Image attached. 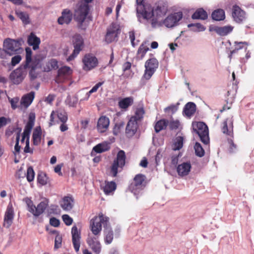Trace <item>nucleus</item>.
<instances>
[{
    "instance_id": "nucleus-1",
    "label": "nucleus",
    "mask_w": 254,
    "mask_h": 254,
    "mask_svg": "<svg viewBox=\"0 0 254 254\" xmlns=\"http://www.w3.org/2000/svg\"><path fill=\"white\" fill-rule=\"evenodd\" d=\"M109 221V218L102 212L99 213L98 216H94L90 220V230L95 236H89L86 242L95 254H99L101 252L102 246L98 239L102 231V225L104 227H107Z\"/></svg>"
},
{
    "instance_id": "nucleus-2",
    "label": "nucleus",
    "mask_w": 254,
    "mask_h": 254,
    "mask_svg": "<svg viewBox=\"0 0 254 254\" xmlns=\"http://www.w3.org/2000/svg\"><path fill=\"white\" fill-rule=\"evenodd\" d=\"M137 13L141 14L144 19H152V24L154 25L157 19L164 16L168 11V6L163 2L156 3L152 7L150 4L146 3L145 0H136Z\"/></svg>"
},
{
    "instance_id": "nucleus-3",
    "label": "nucleus",
    "mask_w": 254,
    "mask_h": 254,
    "mask_svg": "<svg viewBox=\"0 0 254 254\" xmlns=\"http://www.w3.org/2000/svg\"><path fill=\"white\" fill-rule=\"evenodd\" d=\"M89 10V4L80 1L77 4L74 11L73 17L77 23V27L79 29L83 30L86 29V27L83 25V22L88 15Z\"/></svg>"
},
{
    "instance_id": "nucleus-4",
    "label": "nucleus",
    "mask_w": 254,
    "mask_h": 254,
    "mask_svg": "<svg viewBox=\"0 0 254 254\" xmlns=\"http://www.w3.org/2000/svg\"><path fill=\"white\" fill-rule=\"evenodd\" d=\"M21 40L5 39L3 43V49L5 53L9 56L19 54L23 49L21 48Z\"/></svg>"
},
{
    "instance_id": "nucleus-5",
    "label": "nucleus",
    "mask_w": 254,
    "mask_h": 254,
    "mask_svg": "<svg viewBox=\"0 0 254 254\" xmlns=\"http://www.w3.org/2000/svg\"><path fill=\"white\" fill-rule=\"evenodd\" d=\"M126 159L125 152L122 150H120L110 167V174L112 177H117L118 172L123 170L126 164Z\"/></svg>"
},
{
    "instance_id": "nucleus-6",
    "label": "nucleus",
    "mask_w": 254,
    "mask_h": 254,
    "mask_svg": "<svg viewBox=\"0 0 254 254\" xmlns=\"http://www.w3.org/2000/svg\"><path fill=\"white\" fill-rule=\"evenodd\" d=\"M193 131L199 136L200 140L205 144L209 143L208 128L206 125L202 122L192 123Z\"/></svg>"
},
{
    "instance_id": "nucleus-7",
    "label": "nucleus",
    "mask_w": 254,
    "mask_h": 254,
    "mask_svg": "<svg viewBox=\"0 0 254 254\" xmlns=\"http://www.w3.org/2000/svg\"><path fill=\"white\" fill-rule=\"evenodd\" d=\"M27 210L32 213L35 217H38L41 215L46 210L48 206V202L47 200L40 202L37 207L34 204L32 200L28 197L24 199Z\"/></svg>"
},
{
    "instance_id": "nucleus-8",
    "label": "nucleus",
    "mask_w": 254,
    "mask_h": 254,
    "mask_svg": "<svg viewBox=\"0 0 254 254\" xmlns=\"http://www.w3.org/2000/svg\"><path fill=\"white\" fill-rule=\"evenodd\" d=\"M145 175L139 174L134 177L133 182L129 186V190L134 194L144 189L146 186Z\"/></svg>"
},
{
    "instance_id": "nucleus-9",
    "label": "nucleus",
    "mask_w": 254,
    "mask_h": 254,
    "mask_svg": "<svg viewBox=\"0 0 254 254\" xmlns=\"http://www.w3.org/2000/svg\"><path fill=\"white\" fill-rule=\"evenodd\" d=\"M159 66L158 60L152 58L147 60L145 63V70L142 78L148 80L151 78Z\"/></svg>"
},
{
    "instance_id": "nucleus-10",
    "label": "nucleus",
    "mask_w": 254,
    "mask_h": 254,
    "mask_svg": "<svg viewBox=\"0 0 254 254\" xmlns=\"http://www.w3.org/2000/svg\"><path fill=\"white\" fill-rule=\"evenodd\" d=\"M72 43L74 50L72 53L66 59L67 62L73 60L82 51L84 47V40L79 34H76L73 37Z\"/></svg>"
},
{
    "instance_id": "nucleus-11",
    "label": "nucleus",
    "mask_w": 254,
    "mask_h": 254,
    "mask_svg": "<svg viewBox=\"0 0 254 254\" xmlns=\"http://www.w3.org/2000/svg\"><path fill=\"white\" fill-rule=\"evenodd\" d=\"M83 64L82 68L84 71H90L97 66L98 60L97 58L92 54H86L82 60Z\"/></svg>"
},
{
    "instance_id": "nucleus-12",
    "label": "nucleus",
    "mask_w": 254,
    "mask_h": 254,
    "mask_svg": "<svg viewBox=\"0 0 254 254\" xmlns=\"http://www.w3.org/2000/svg\"><path fill=\"white\" fill-rule=\"evenodd\" d=\"M120 32V26L115 23H112L107 30L105 37L106 42L108 43H111L117 40Z\"/></svg>"
},
{
    "instance_id": "nucleus-13",
    "label": "nucleus",
    "mask_w": 254,
    "mask_h": 254,
    "mask_svg": "<svg viewBox=\"0 0 254 254\" xmlns=\"http://www.w3.org/2000/svg\"><path fill=\"white\" fill-rule=\"evenodd\" d=\"M27 68H24V65H21L12 71L9 75V78L13 83L19 84L23 80L26 74Z\"/></svg>"
},
{
    "instance_id": "nucleus-14",
    "label": "nucleus",
    "mask_w": 254,
    "mask_h": 254,
    "mask_svg": "<svg viewBox=\"0 0 254 254\" xmlns=\"http://www.w3.org/2000/svg\"><path fill=\"white\" fill-rule=\"evenodd\" d=\"M183 17L182 12H177L169 15L164 20L163 24L168 28L176 26Z\"/></svg>"
},
{
    "instance_id": "nucleus-15",
    "label": "nucleus",
    "mask_w": 254,
    "mask_h": 254,
    "mask_svg": "<svg viewBox=\"0 0 254 254\" xmlns=\"http://www.w3.org/2000/svg\"><path fill=\"white\" fill-rule=\"evenodd\" d=\"M72 70L69 66H64L60 68L58 70V75L55 78L57 83H63L65 80L68 79L71 74Z\"/></svg>"
},
{
    "instance_id": "nucleus-16",
    "label": "nucleus",
    "mask_w": 254,
    "mask_h": 254,
    "mask_svg": "<svg viewBox=\"0 0 254 254\" xmlns=\"http://www.w3.org/2000/svg\"><path fill=\"white\" fill-rule=\"evenodd\" d=\"M232 15L234 20L239 23L242 22L246 18L245 11L237 5L233 6Z\"/></svg>"
},
{
    "instance_id": "nucleus-17",
    "label": "nucleus",
    "mask_w": 254,
    "mask_h": 254,
    "mask_svg": "<svg viewBox=\"0 0 254 254\" xmlns=\"http://www.w3.org/2000/svg\"><path fill=\"white\" fill-rule=\"evenodd\" d=\"M72 242L76 252H78L80 246L81 232L78 231L76 226L74 225L71 229Z\"/></svg>"
},
{
    "instance_id": "nucleus-18",
    "label": "nucleus",
    "mask_w": 254,
    "mask_h": 254,
    "mask_svg": "<svg viewBox=\"0 0 254 254\" xmlns=\"http://www.w3.org/2000/svg\"><path fill=\"white\" fill-rule=\"evenodd\" d=\"M221 130L224 134L233 138V121L232 119L227 118L222 123Z\"/></svg>"
},
{
    "instance_id": "nucleus-19",
    "label": "nucleus",
    "mask_w": 254,
    "mask_h": 254,
    "mask_svg": "<svg viewBox=\"0 0 254 254\" xmlns=\"http://www.w3.org/2000/svg\"><path fill=\"white\" fill-rule=\"evenodd\" d=\"M138 123L129 119L127 123L125 131L127 137H132L136 133L138 128Z\"/></svg>"
},
{
    "instance_id": "nucleus-20",
    "label": "nucleus",
    "mask_w": 254,
    "mask_h": 254,
    "mask_svg": "<svg viewBox=\"0 0 254 254\" xmlns=\"http://www.w3.org/2000/svg\"><path fill=\"white\" fill-rule=\"evenodd\" d=\"M73 13L70 10L64 9L62 12V15L58 19V22L60 25L68 24L71 21Z\"/></svg>"
},
{
    "instance_id": "nucleus-21",
    "label": "nucleus",
    "mask_w": 254,
    "mask_h": 254,
    "mask_svg": "<svg viewBox=\"0 0 254 254\" xmlns=\"http://www.w3.org/2000/svg\"><path fill=\"white\" fill-rule=\"evenodd\" d=\"M110 124L109 119L105 116H101L98 119L97 128L100 133H103L108 129Z\"/></svg>"
},
{
    "instance_id": "nucleus-22",
    "label": "nucleus",
    "mask_w": 254,
    "mask_h": 254,
    "mask_svg": "<svg viewBox=\"0 0 254 254\" xmlns=\"http://www.w3.org/2000/svg\"><path fill=\"white\" fill-rule=\"evenodd\" d=\"M145 114V111L143 105H138L134 109V115L131 116L130 119L137 123L141 122Z\"/></svg>"
},
{
    "instance_id": "nucleus-23",
    "label": "nucleus",
    "mask_w": 254,
    "mask_h": 254,
    "mask_svg": "<svg viewBox=\"0 0 254 254\" xmlns=\"http://www.w3.org/2000/svg\"><path fill=\"white\" fill-rule=\"evenodd\" d=\"M191 168V165L190 162H183L177 166V172L179 176L184 177L189 174Z\"/></svg>"
},
{
    "instance_id": "nucleus-24",
    "label": "nucleus",
    "mask_w": 254,
    "mask_h": 254,
    "mask_svg": "<svg viewBox=\"0 0 254 254\" xmlns=\"http://www.w3.org/2000/svg\"><path fill=\"white\" fill-rule=\"evenodd\" d=\"M61 207L65 211H69L73 207L74 199L72 196H64L60 202Z\"/></svg>"
},
{
    "instance_id": "nucleus-25",
    "label": "nucleus",
    "mask_w": 254,
    "mask_h": 254,
    "mask_svg": "<svg viewBox=\"0 0 254 254\" xmlns=\"http://www.w3.org/2000/svg\"><path fill=\"white\" fill-rule=\"evenodd\" d=\"M101 189L106 195L113 194L117 189V185L114 181H105L104 185L101 186Z\"/></svg>"
},
{
    "instance_id": "nucleus-26",
    "label": "nucleus",
    "mask_w": 254,
    "mask_h": 254,
    "mask_svg": "<svg viewBox=\"0 0 254 254\" xmlns=\"http://www.w3.org/2000/svg\"><path fill=\"white\" fill-rule=\"evenodd\" d=\"M233 27L230 25L225 26L223 27L214 26L211 28V31H215L217 34L221 36H224L230 33H231L233 29Z\"/></svg>"
},
{
    "instance_id": "nucleus-27",
    "label": "nucleus",
    "mask_w": 254,
    "mask_h": 254,
    "mask_svg": "<svg viewBox=\"0 0 254 254\" xmlns=\"http://www.w3.org/2000/svg\"><path fill=\"white\" fill-rule=\"evenodd\" d=\"M133 102L134 99L133 97H126L119 101L118 106L121 109L127 111L130 106L133 105Z\"/></svg>"
},
{
    "instance_id": "nucleus-28",
    "label": "nucleus",
    "mask_w": 254,
    "mask_h": 254,
    "mask_svg": "<svg viewBox=\"0 0 254 254\" xmlns=\"http://www.w3.org/2000/svg\"><path fill=\"white\" fill-rule=\"evenodd\" d=\"M14 217V212L12 208L7 207L4 218V227L8 228L11 225Z\"/></svg>"
},
{
    "instance_id": "nucleus-29",
    "label": "nucleus",
    "mask_w": 254,
    "mask_h": 254,
    "mask_svg": "<svg viewBox=\"0 0 254 254\" xmlns=\"http://www.w3.org/2000/svg\"><path fill=\"white\" fill-rule=\"evenodd\" d=\"M27 42L29 46H32L34 50H36L39 48L41 40L35 34L31 33L28 36Z\"/></svg>"
},
{
    "instance_id": "nucleus-30",
    "label": "nucleus",
    "mask_w": 254,
    "mask_h": 254,
    "mask_svg": "<svg viewBox=\"0 0 254 254\" xmlns=\"http://www.w3.org/2000/svg\"><path fill=\"white\" fill-rule=\"evenodd\" d=\"M35 97V92L31 91L27 93L21 98L20 101L21 105L25 108L29 107L33 102Z\"/></svg>"
},
{
    "instance_id": "nucleus-31",
    "label": "nucleus",
    "mask_w": 254,
    "mask_h": 254,
    "mask_svg": "<svg viewBox=\"0 0 254 254\" xmlns=\"http://www.w3.org/2000/svg\"><path fill=\"white\" fill-rule=\"evenodd\" d=\"M196 111V105L193 102H189L184 107L183 112L188 117L190 118L193 115Z\"/></svg>"
},
{
    "instance_id": "nucleus-32",
    "label": "nucleus",
    "mask_w": 254,
    "mask_h": 254,
    "mask_svg": "<svg viewBox=\"0 0 254 254\" xmlns=\"http://www.w3.org/2000/svg\"><path fill=\"white\" fill-rule=\"evenodd\" d=\"M110 149V143L107 142H103L95 146L93 150L98 153H101L109 150Z\"/></svg>"
},
{
    "instance_id": "nucleus-33",
    "label": "nucleus",
    "mask_w": 254,
    "mask_h": 254,
    "mask_svg": "<svg viewBox=\"0 0 254 254\" xmlns=\"http://www.w3.org/2000/svg\"><path fill=\"white\" fill-rule=\"evenodd\" d=\"M207 17L206 11L203 8H198L191 16V18L193 19L205 20L207 18Z\"/></svg>"
},
{
    "instance_id": "nucleus-34",
    "label": "nucleus",
    "mask_w": 254,
    "mask_h": 254,
    "mask_svg": "<svg viewBox=\"0 0 254 254\" xmlns=\"http://www.w3.org/2000/svg\"><path fill=\"white\" fill-rule=\"evenodd\" d=\"M211 16L215 21L223 20L225 18V11L221 8L216 9L212 13Z\"/></svg>"
},
{
    "instance_id": "nucleus-35",
    "label": "nucleus",
    "mask_w": 254,
    "mask_h": 254,
    "mask_svg": "<svg viewBox=\"0 0 254 254\" xmlns=\"http://www.w3.org/2000/svg\"><path fill=\"white\" fill-rule=\"evenodd\" d=\"M148 50L149 48L146 45V43H142L137 50V58L138 60L143 59Z\"/></svg>"
},
{
    "instance_id": "nucleus-36",
    "label": "nucleus",
    "mask_w": 254,
    "mask_h": 254,
    "mask_svg": "<svg viewBox=\"0 0 254 254\" xmlns=\"http://www.w3.org/2000/svg\"><path fill=\"white\" fill-rule=\"evenodd\" d=\"M168 124V121L166 120L162 119L159 120L156 123L154 126L155 131L158 133L161 130L165 129Z\"/></svg>"
},
{
    "instance_id": "nucleus-37",
    "label": "nucleus",
    "mask_w": 254,
    "mask_h": 254,
    "mask_svg": "<svg viewBox=\"0 0 254 254\" xmlns=\"http://www.w3.org/2000/svg\"><path fill=\"white\" fill-rule=\"evenodd\" d=\"M37 67V64L36 63V62H32L31 64H29V66L27 68L30 69L29 75L31 80H33L37 77L38 73L35 71Z\"/></svg>"
},
{
    "instance_id": "nucleus-38",
    "label": "nucleus",
    "mask_w": 254,
    "mask_h": 254,
    "mask_svg": "<svg viewBox=\"0 0 254 254\" xmlns=\"http://www.w3.org/2000/svg\"><path fill=\"white\" fill-rule=\"evenodd\" d=\"M33 142L35 145H38L40 144L41 140V131L40 129L36 128L32 135Z\"/></svg>"
},
{
    "instance_id": "nucleus-39",
    "label": "nucleus",
    "mask_w": 254,
    "mask_h": 254,
    "mask_svg": "<svg viewBox=\"0 0 254 254\" xmlns=\"http://www.w3.org/2000/svg\"><path fill=\"white\" fill-rule=\"evenodd\" d=\"M26 60L25 64L23 65L24 68H28L29 64H31L32 62V51L30 48H26Z\"/></svg>"
},
{
    "instance_id": "nucleus-40",
    "label": "nucleus",
    "mask_w": 254,
    "mask_h": 254,
    "mask_svg": "<svg viewBox=\"0 0 254 254\" xmlns=\"http://www.w3.org/2000/svg\"><path fill=\"white\" fill-rule=\"evenodd\" d=\"M107 226H108V225ZM105 228H107L105 231V242L106 244H110L112 243L113 239V231L111 228H108L107 227H105Z\"/></svg>"
},
{
    "instance_id": "nucleus-41",
    "label": "nucleus",
    "mask_w": 254,
    "mask_h": 254,
    "mask_svg": "<svg viewBox=\"0 0 254 254\" xmlns=\"http://www.w3.org/2000/svg\"><path fill=\"white\" fill-rule=\"evenodd\" d=\"M16 13L24 24H27L29 23V15L27 13L22 11H17Z\"/></svg>"
},
{
    "instance_id": "nucleus-42",
    "label": "nucleus",
    "mask_w": 254,
    "mask_h": 254,
    "mask_svg": "<svg viewBox=\"0 0 254 254\" xmlns=\"http://www.w3.org/2000/svg\"><path fill=\"white\" fill-rule=\"evenodd\" d=\"M34 126V121L32 119L31 117H29V121H28L27 124L25 126V128L24 129L23 133L25 134H28L29 135L30 131Z\"/></svg>"
},
{
    "instance_id": "nucleus-43",
    "label": "nucleus",
    "mask_w": 254,
    "mask_h": 254,
    "mask_svg": "<svg viewBox=\"0 0 254 254\" xmlns=\"http://www.w3.org/2000/svg\"><path fill=\"white\" fill-rule=\"evenodd\" d=\"M124 123L123 122L116 123L113 129V133L114 135H118L124 128Z\"/></svg>"
},
{
    "instance_id": "nucleus-44",
    "label": "nucleus",
    "mask_w": 254,
    "mask_h": 254,
    "mask_svg": "<svg viewBox=\"0 0 254 254\" xmlns=\"http://www.w3.org/2000/svg\"><path fill=\"white\" fill-rule=\"evenodd\" d=\"M48 178L46 174L43 173L39 174L37 177V181L41 185L44 186L47 184Z\"/></svg>"
},
{
    "instance_id": "nucleus-45",
    "label": "nucleus",
    "mask_w": 254,
    "mask_h": 254,
    "mask_svg": "<svg viewBox=\"0 0 254 254\" xmlns=\"http://www.w3.org/2000/svg\"><path fill=\"white\" fill-rule=\"evenodd\" d=\"M194 150L196 155L200 157L204 154V150L199 143L196 142L194 145Z\"/></svg>"
},
{
    "instance_id": "nucleus-46",
    "label": "nucleus",
    "mask_w": 254,
    "mask_h": 254,
    "mask_svg": "<svg viewBox=\"0 0 254 254\" xmlns=\"http://www.w3.org/2000/svg\"><path fill=\"white\" fill-rule=\"evenodd\" d=\"M183 137L179 136L176 138V140L174 143L173 149L175 150H180L183 147Z\"/></svg>"
},
{
    "instance_id": "nucleus-47",
    "label": "nucleus",
    "mask_w": 254,
    "mask_h": 254,
    "mask_svg": "<svg viewBox=\"0 0 254 254\" xmlns=\"http://www.w3.org/2000/svg\"><path fill=\"white\" fill-rule=\"evenodd\" d=\"M193 27L192 30L196 32L203 31L205 30L204 26L200 23H197L194 24H189L188 27Z\"/></svg>"
},
{
    "instance_id": "nucleus-48",
    "label": "nucleus",
    "mask_w": 254,
    "mask_h": 254,
    "mask_svg": "<svg viewBox=\"0 0 254 254\" xmlns=\"http://www.w3.org/2000/svg\"><path fill=\"white\" fill-rule=\"evenodd\" d=\"M35 176V172L32 167L30 166L27 168L26 178L28 182H30L33 181Z\"/></svg>"
},
{
    "instance_id": "nucleus-49",
    "label": "nucleus",
    "mask_w": 254,
    "mask_h": 254,
    "mask_svg": "<svg viewBox=\"0 0 254 254\" xmlns=\"http://www.w3.org/2000/svg\"><path fill=\"white\" fill-rule=\"evenodd\" d=\"M179 105V103H178L177 105H171L170 106L166 107L164 111L166 113H171L172 114L175 113L178 109V106Z\"/></svg>"
},
{
    "instance_id": "nucleus-50",
    "label": "nucleus",
    "mask_w": 254,
    "mask_h": 254,
    "mask_svg": "<svg viewBox=\"0 0 254 254\" xmlns=\"http://www.w3.org/2000/svg\"><path fill=\"white\" fill-rule=\"evenodd\" d=\"M9 102L10 103L11 108L15 110L17 107V104L19 102V99L18 97H14L13 98H8Z\"/></svg>"
},
{
    "instance_id": "nucleus-51",
    "label": "nucleus",
    "mask_w": 254,
    "mask_h": 254,
    "mask_svg": "<svg viewBox=\"0 0 254 254\" xmlns=\"http://www.w3.org/2000/svg\"><path fill=\"white\" fill-rule=\"evenodd\" d=\"M58 118L59 120L63 123H66L67 121L68 117L67 114L64 112H59L58 113Z\"/></svg>"
},
{
    "instance_id": "nucleus-52",
    "label": "nucleus",
    "mask_w": 254,
    "mask_h": 254,
    "mask_svg": "<svg viewBox=\"0 0 254 254\" xmlns=\"http://www.w3.org/2000/svg\"><path fill=\"white\" fill-rule=\"evenodd\" d=\"M62 237L60 235H57L55 239L54 248L55 249H59L62 246Z\"/></svg>"
},
{
    "instance_id": "nucleus-53",
    "label": "nucleus",
    "mask_w": 254,
    "mask_h": 254,
    "mask_svg": "<svg viewBox=\"0 0 254 254\" xmlns=\"http://www.w3.org/2000/svg\"><path fill=\"white\" fill-rule=\"evenodd\" d=\"M62 219L65 224L70 226L73 222V219L67 214H64L62 216Z\"/></svg>"
},
{
    "instance_id": "nucleus-54",
    "label": "nucleus",
    "mask_w": 254,
    "mask_h": 254,
    "mask_svg": "<svg viewBox=\"0 0 254 254\" xmlns=\"http://www.w3.org/2000/svg\"><path fill=\"white\" fill-rule=\"evenodd\" d=\"M20 137V133L18 132L16 134V144L14 146L15 154L19 153L20 150V146L19 145V141Z\"/></svg>"
},
{
    "instance_id": "nucleus-55",
    "label": "nucleus",
    "mask_w": 254,
    "mask_h": 254,
    "mask_svg": "<svg viewBox=\"0 0 254 254\" xmlns=\"http://www.w3.org/2000/svg\"><path fill=\"white\" fill-rule=\"evenodd\" d=\"M104 81L99 82L97 83L88 93H87L88 96L89 97L92 93L96 92L98 88L101 87L104 84Z\"/></svg>"
},
{
    "instance_id": "nucleus-56",
    "label": "nucleus",
    "mask_w": 254,
    "mask_h": 254,
    "mask_svg": "<svg viewBox=\"0 0 254 254\" xmlns=\"http://www.w3.org/2000/svg\"><path fill=\"white\" fill-rule=\"evenodd\" d=\"M21 60V57L19 54L15 55L11 59V64L12 66H15L20 63Z\"/></svg>"
},
{
    "instance_id": "nucleus-57",
    "label": "nucleus",
    "mask_w": 254,
    "mask_h": 254,
    "mask_svg": "<svg viewBox=\"0 0 254 254\" xmlns=\"http://www.w3.org/2000/svg\"><path fill=\"white\" fill-rule=\"evenodd\" d=\"M228 142L229 144V151L230 153H233L237 149V145L233 141V140L231 138L228 139Z\"/></svg>"
},
{
    "instance_id": "nucleus-58",
    "label": "nucleus",
    "mask_w": 254,
    "mask_h": 254,
    "mask_svg": "<svg viewBox=\"0 0 254 254\" xmlns=\"http://www.w3.org/2000/svg\"><path fill=\"white\" fill-rule=\"evenodd\" d=\"M169 126L171 129H176L179 127L180 123L178 121H172L169 123Z\"/></svg>"
},
{
    "instance_id": "nucleus-59",
    "label": "nucleus",
    "mask_w": 254,
    "mask_h": 254,
    "mask_svg": "<svg viewBox=\"0 0 254 254\" xmlns=\"http://www.w3.org/2000/svg\"><path fill=\"white\" fill-rule=\"evenodd\" d=\"M50 224L51 225L57 227L60 224V220L55 217H52L50 219Z\"/></svg>"
},
{
    "instance_id": "nucleus-60",
    "label": "nucleus",
    "mask_w": 254,
    "mask_h": 254,
    "mask_svg": "<svg viewBox=\"0 0 254 254\" xmlns=\"http://www.w3.org/2000/svg\"><path fill=\"white\" fill-rule=\"evenodd\" d=\"M8 122H10L9 119L4 117H0V128L4 126H5L7 125Z\"/></svg>"
},
{
    "instance_id": "nucleus-61",
    "label": "nucleus",
    "mask_w": 254,
    "mask_h": 254,
    "mask_svg": "<svg viewBox=\"0 0 254 254\" xmlns=\"http://www.w3.org/2000/svg\"><path fill=\"white\" fill-rule=\"evenodd\" d=\"M25 153H33V150H31L29 147V137L26 140V146L24 149Z\"/></svg>"
},
{
    "instance_id": "nucleus-62",
    "label": "nucleus",
    "mask_w": 254,
    "mask_h": 254,
    "mask_svg": "<svg viewBox=\"0 0 254 254\" xmlns=\"http://www.w3.org/2000/svg\"><path fill=\"white\" fill-rule=\"evenodd\" d=\"M235 47H237L239 50L243 49L244 46H247L248 43L246 42H235Z\"/></svg>"
},
{
    "instance_id": "nucleus-63",
    "label": "nucleus",
    "mask_w": 254,
    "mask_h": 254,
    "mask_svg": "<svg viewBox=\"0 0 254 254\" xmlns=\"http://www.w3.org/2000/svg\"><path fill=\"white\" fill-rule=\"evenodd\" d=\"M129 37L131 41V45L133 47L135 46V33L134 31H130L129 32Z\"/></svg>"
},
{
    "instance_id": "nucleus-64",
    "label": "nucleus",
    "mask_w": 254,
    "mask_h": 254,
    "mask_svg": "<svg viewBox=\"0 0 254 254\" xmlns=\"http://www.w3.org/2000/svg\"><path fill=\"white\" fill-rule=\"evenodd\" d=\"M179 158V155H173L171 157V164L173 166H176L177 165V164H178Z\"/></svg>"
}]
</instances>
